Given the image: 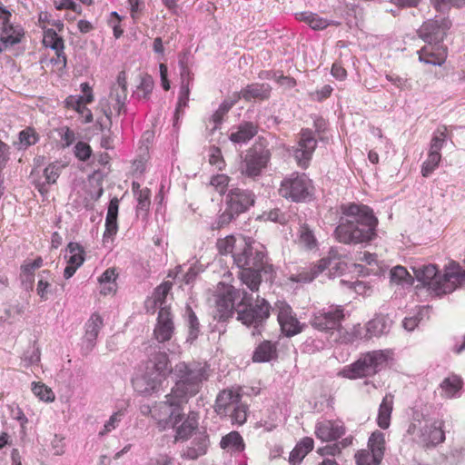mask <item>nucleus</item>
Instances as JSON below:
<instances>
[{
	"instance_id": "obj_1",
	"label": "nucleus",
	"mask_w": 465,
	"mask_h": 465,
	"mask_svg": "<svg viewBox=\"0 0 465 465\" xmlns=\"http://www.w3.org/2000/svg\"><path fill=\"white\" fill-rule=\"evenodd\" d=\"M232 258L240 269L241 281L252 292L259 290L262 278L266 282H272L275 278L276 272L273 265L268 262L265 247L251 238L240 239Z\"/></svg>"
},
{
	"instance_id": "obj_2",
	"label": "nucleus",
	"mask_w": 465,
	"mask_h": 465,
	"mask_svg": "<svg viewBox=\"0 0 465 465\" xmlns=\"http://www.w3.org/2000/svg\"><path fill=\"white\" fill-rule=\"evenodd\" d=\"M341 216L334 234L344 244H366L377 237L378 219L369 206L348 203L340 207Z\"/></svg>"
},
{
	"instance_id": "obj_3",
	"label": "nucleus",
	"mask_w": 465,
	"mask_h": 465,
	"mask_svg": "<svg viewBox=\"0 0 465 465\" xmlns=\"http://www.w3.org/2000/svg\"><path fill=\"white\" fill-rule=\"evenodd\" d=\"M252 297L247 292L227 285L217 296L214 318L226 321L232 316L236 306H243L242 310L237 309L238 320L247 326H252L260 333L259 328L269 317L271 307L266 301H262L261 305L252 306Z\"/></svg>"
},
{
	"instance_id": "obj_4",
	"label": "nucleus",
	"mask_w": 465,
	"mask_h": 465,
	"mask_svg": "<svg viewBox=\"0 0 465 465\" xmlns=\"http://www.w3.org/2000/svg\"><path fill=\"white\" fill-rule=\"evenodd\" d=\"M174 386L166 395L167 402L180 411L182 405L195 396L209 377V366L206 362H178L173 369Z\"/></svg>"
},
{
	"instance_id": "obj_5",
	"label": "nucleus",
	"mask_w": 465,
	"mask_h": 465,
	"mask_svg": "<svg viewBox=\"0 0 465 465\" xmlns=\"http://www.w3.org/2000/svg\"><path fill=\"white\" fill-rule=\"evenodd\" d=\"M144 353L147 356L145 372L133 379L132 383L134 391L141 395H151L157 391L165 379L171 372L169 358L163 347L158 344H149L144 347Z\"/></svg>"
},
{
	"instance_id": "obj_6",
	"label": "nucleus",
	"mask_w": 465,
	"mask_h": 465,
	"mask_svg": "<svg viewBox=\"0 0 465 465\" xmlns=\"http://www.w3.org/2000/svg\"><path fill=\"white\" fill-rule=\"evenodd\" d=\"M443 422L432 417L427 408L415 410L407 434L424 448L435 447L445 440Z\"/></svg>"
},
{
	"instance_id": "obj_7",
	"label": "nucleus",
	"mask_w": 465,
	"mask_h": 465,
	"mask_svg": "<svg viewBox=\"0 0 465 465\" xmlns=\"http://www.w3.org/2000/svg\"><path fill=\"white\" fill-rule=\"evenodd\" d=\"M413 272L417 281L436 295L453 292L456 283H460L465 279V272H460L459 267L448 269L442 275L433 264L414 267Z\"/></svg>"
},
{
	"instance_id": "obj_8",
	"label": "nucleus",
	"mask_w": 465,
	"mask_h": 465,
	"mask_svg": "<svg viewBox=\"0 0 465 465\" xmlns=\"http://www.w3.org/2000/svg\"><path fill=\"white\" fill-rule=\"evenodd\" d=\"M255 194L252 191L242 188H232L225 197V209L212 224L213 230H219L230 224L240 214L246 213L255 203Z\"/></svg>"
},
{
	"instance_id": "obj_9",
	"label": "nucleus",
	"mask_w": 465,
	"mask_h": 465,
	"mask_svg": "<svg viewBox=\"0 0 465 465\" xmlns=\"http://www.w3.org/2000/svg\"><path fill=\"white\" fill-rule=\"evenodd\" d=\"M387 361L388 355L383 351H369L345 368L341 374L348 379L372 376L385 368Z\"/></svg>"
},
{
	"instance_id": "obj_10",
	"label": "nucleus",
	"mask_w": 465,
	"mask_h": 465,
	"mask_svg": "<svg viewBox=\"0 0 465 465\" xmlns=\"http://www.w3.org/2000/svg\"><path fill=\"white\" fill-rule=\"evenodd\" d=\"M312 181L305 173H292L281 183L279 194L292 202L302 203L312 195Z\"/></svg>"
},
{
	"instance_id": "obj_11",
	"label": "nucleus",
	"mask_w": 465,
	"mask_h": 465,
	"mask_svg": "<svg viewBox=\"0 0 465 465\" xmlns=\"http://www.w3.org/2000/svg\"><path fill=\"white\" fill-rule=\"evenodd\" d=\"M451 26V22L446 17H435L429 19L420 25L417 33L420 39L429 45H439L440 44L448 30Z\"/></svg>"
},
{
	"instance_id": "obj_12",
	"label": "nucleus",
	"mask_w": 465,
	"mask_h": 465,
	"mask_svg": "<svg viewBox=\"0 0 465 465\" xmlns=\"http://www.w3.org/2000/svg\"><path fill=\"white\" fill-rule=\"evenodd\" d=\"M328 271L329 277H336L342 274L347 270V264L330 256L321 259L317 264H313L310 271L301 272L297 275L298 282H310L313 281L320 273Z\"/></svg>"
},
{
	"instance_id": "obj_13",
	"label": "nucleus",
	"mask_w": 465,
	"mask_h": 465,
	"mask_svg": "<svg viewBox=\"0 0 465 465\" xmlns=\"http://www.w3.org/2000/svg\"><path fill=\"white\" fill-rule=\"evenodd\" d=\"M271 158L270 150L262 146H253L247 151L242 165V173L247 177L260 176Z\"/></svg>"
},
{
	"instance_id": "obj_14",
	"label": "nucleus",
	"mask_w": 465,
	"mask_h": 465,
	"mask_svg": "<svg viewBox=\"0 0 465 465\" xmlns=\"http://www.w3.org/2000/svg\"><path fill=\"white\" fill-rule=\"evenodd\" d=\"M343 318L344 313L341 306H330L315 312L311 319V324L320 331L328 332L338 330Z\"/></svg>"
},
{
	"instance_id": "obj_15",
	"label": "nucleus",
	"mask_w": 465,
	"mask_h": 465,
	"mask_svg": "<svg viewBox=\"0 0 465 465\" xmlns=\"http://www.w3.org/2000/svg\"><path fill=\"white\" fill-rule=\"evenodd\" d=\"M297 146L293 150V156L302 168H306L317 147V140L312 130L303 128L299 134Z\"/></svg>"
},
{
	"instance_id": "obj_16",
	"label": "nucleus",
	"mask_w": 465,
	"mask_h": 465,
	"mask_svg": "<svg viewBox=\"0 0 465 465\" xmlns=\"http://www.w3.org/2000/svg\"><path fill=\"white\" fill-rule=\"evenodd\" d=\"M174 332V323L173 321V315L171 313L169 307H162L159 310L157 322L155 324L153 330V339L154 341H148L149 344H158L161 346V343L168 341L172 339L173 334ZM163 351H164V347L162 345Z\"/></svg>"
},
{
	"instance_id": "obj_17",
	"label": "nucleus",
	"mask_w": 465,
	"mask_h": 465,
	"mask_svg": "<svg viewBox=\"0 0 465 465\" xmlns=\"http://www.w3.org/2000/svg\"><path fill=\"white\" fill-rule=\"evenodd\" d=\"M144 408L143 413H145V411L151 412L152 417L158 420V425L163 430L169 426L174 427L182 420L180 411L174 406H171L167 402V400L160 402L152 410L149 406H145Z\"/></svg>"
},
{
	"instance_id": "obj_18",
	"label": "nucleus",
	"mask_w": 465,
	"mask_h": 465,
	"mask_svg": "<svg viewBox=\"0 0 465 465\" xmlns=\"http://www.w3.org/2000/svg\"><path fill=\"white\" fill-rule=\"evenodd\" d=\"M144 408L143 413H145V411L151 412L152 417L158 420V425L163 430L169 426L174 427L182 420L180 411L174 406H171L167 402V400L160 402L152 410L149 406H145Z\"/></svg>"
},
{
	"instance_id": "obj_19",
	"label": "nucleus",
	"mask_w": 465,
	"mask_h": 465,
	"mask_svg": "<svg viewBox=\"0 0 465 465\" xmlns=\"http://www.w3.org/2000/svg\"><path fill=\"white\" fill-rule=\"evenodd\" d=\"M277 320L282 333L287 337L294 336L302 331V326L292 313V307L285 303H277Z\"/></svg>"
},
{
	"instance_id": "obj_20",
	"label": "nucleus",
	"mask_w": 465,
	"mask_h": 465,
	"mask_svg": "<svg viewBox=\"0 0 465 465\" xmlns=\"http://www.w3.org/2000/svg\"><path fill=\"white\" fill-rule=\"evenodd\" d=\"M345 434L344 426L338 421L324 420L315 426V435L322 441H333Z\"/></svg>"
},
{
	"instance_id": "obj_21",
	"label": "nucleus",
	"mask_w": 465,
	"mask_h": 465,
	"mask_svg": "<svg viewBox=\"0 0 465 465\" xmlns=\"http://www.w3.org/2000/svg\"><path fill=\"white\" fill-rule=\"evenodd\" d=\"M210 445L209 436L205 430H196L191 446L183 451V457L188 460H196L206 454Z\"/></svg>"
},
{
	"instance_id": "obj_22",
	"label": "nucleus",
	"mask_w": 465,
	"mask_h": 465,
	"mask_svg": "<svg viewBox=\"0 0 465 465\" xmlns=\"http://www.w3.org/2000/svg\"><path fill=\"white\" fill-rule=\"evenodd\" d=\"M272 88L269 84L266 83H254L248 84L242 88L240 92H234L235 94L239 95L240 99H244L246 102H250L252 99L266 100L270 97Z\"/></svg>"
},
{
	"instance_id": "obj_23",
	"label": "nucleus",
	"mask_w": 465,
	"mask_h": 465,
	"mask_svg": "<svg viewBox=\"0 0 465 465\" xmlns=\"http://www.w3.org/2000/svg\"><path fill=\"white\" fill-rule=\"evenodd\" d=\"M118 211L119 199L117 197H114L111 199L107 209V214L105 218V230L103 235L104 241L113 238L118 232Z\"/></svg>"
},
{
	"instance_id": "obj_24",
	"label": "nucleus",
	"mask_w": 465,
	"mask_h": 465,
	"mask_svg": "<svg viewBox=\"0 0 465 465\" xmlns=\"http://www.w3.org/2000/svg\"><path fill=\"white\" fill-rule=\"evenodd\" d=\"M392 321L385 315H378L371 320L366 325L364 339L369 340L378 337L390 331Z\"/></svg>"
},
{
	"instance_id": "obj_25",
	"label": "nucleus",
	"mask_w": 465,
	"mask_h": 465,
	"mask_svg": "<svg viewBox=\"0 0 465 465\" xmlns=\"http://www.w3.org/2000/svg\"><path fill=\"white\" fill-rule=\"evenodd\" d=\"M258 133V125L250 121H243L229 135V139L234 143H246Z\"/></svg>"
},
{
	"instance_id": "obj_26",
	"label": "nucleus",
	"mask_w": 465,
	"mask_h": 465,
	"mask_svg": "<svg viewBox=\"0 0 465 465\" xmlns=\"http://www.w3.org/2000/svg\"><path fill=\"white\" fill-rule=\"evenodd\" d=\"M104 326V320L98 313H93L85 323L84 341L87 350L91 351L95 345V341Z\"/></svg>"
},
{
	"instance_id": "obj_27",
	"label": "nucleus",
	"mask_w": 465,
	"mask_h": 465,
	"mask_svg": "<svg viewBox=\"0 0 465 465\" xmlns=\"http://www.w3.org/2000/svg\"><path fill=\"white\" fill-rule=\"evenodd\" d=\"M241 401V396L231 390L221 391L215 401V411L219 415H226L232 407Z\"/></svg>"
},
{
	"instance_id": "obj_28",
	"label": "nucleus",
	"mask_w": 465,
	"mask_h": 465,
	"mask_svg": "<svg viewBox=\"0 0 465 465\" xmlns=\"http://www.w3.org/2000/svg\"><path fill=\"white\" fill-rule=\"evenodd\" d=\"M239 102V95L232 93L231 95L226 97L220 104L218 109L213 114L210 118V123L213 124L212 132L219 129L224 115L232 109V107Z\"/></svg>"
},
{
	"instance_id": "obj_29",
	"label": "nucleus",
	"mask_w": 465,
	"mask_h": 465,
	"mask_svg": "<svg viewBox=\"0 0 465 465\" xmlns=\"http://www.w3.org/2000/svg\"><path fill=\"white\" fill-rule=\"evenodd\" d=\"M43 43L46 47H50L55 51L58 56L63 58V68H64L66 66V56L64 52V45L63 38L54 29H47L45 32Z\"/></svg>"
},
{
	"instance_id": "obj_30",
	"label": "nucleus",
	"mask_w": 465,
	"mask_h": 465,
	"mask_svg": "<svg viewBox=\"0 0 465 465\" xmlns=\"http://www.w3.org/2000/svg\"><path fill=\"white\" fill-rule=\"evenodd\" d=\"M392 410L393 395L389 393L382 399L378 411L377 424L381 429L386 430L390 427Z\"/></svg>"
},
{
	"instance_id": "obj_31",
	"label": "nucleus",
	"mask_w": 465,
	"mask_h": 465,
	"mask_svg": "<svg viewBox=\"0 0 465 465\" xmlns=\"http://www.w3.org/2000/svg\"><path fill=\"white\" fill-rule=\"evenodd\" d=\"M368 447L371 450L370 456H372L376 461H381L384 456L385 450V436L380 430H375L371 433L368 440Z\"/></svg>"
},
{
	"instance_id": "obj_32",
	"label": "nucleus",
	"mask_w": 465,
	"mask_h": 465,
	"mask_svg": "<svg viewBox=\"0 0 465 465\" xmlns=\"http://www.w3.org/2000/svg\"><path fill=\"white\" fill-rule=\"evenodd\" d=\"M313 440L310 437L303 438L299 441L289 456V462L292 465L300 464L305 456L313 449Z\"/></svg>"
},
{
	"instance_id": "obj_33",
	"label": "nucleus",
	"mask_w": 465,
	"mask_h": 465,
	"mask_svg": "<svg viewBox=\"0 0 465 465\" xmlns=\"http://www.w3.org/2000/svg\"><path fill=\"white\" fill-rule=\"evenodd\" d=\"M37 277L36 294L40 297L41 301H47L54 292L51 283L53 274L49 270H43L38 273Z\"/></svg>"
},
{
	"instance_id": "obj_34",
	"label": "nucleus",
	"mask_w": 465,
	"mask_h": 465,
	"mask_svg": "<svg viewBox=\"0 0 465 465\" xmlns=\"http://www.w3.org/2000/svg\"><path fill=\"white\" fill-rule=\"evenodd\" d=\"M277 356L276 345L270 341L260 343L253 351L254 362H268Z\"/></svg>"
},
{
	"instance_id": "obj_35",
	"label": "nucleus",
	"mask_w": 465,
	"mask_h": 465,
	"mask_svg": "<svg viewBox=\"0 0 465 465\" xmlns=\"http://www.w3.org/2000/svg\"><path fill=\"white\" fill-rule=\"evenodd\" d=\"M296 17L299 21L307 24L313 30H322L331 25H339V23L333 21L330 22L312 12H302L296 14Z\"/></svg>"
},
{
	"instance_id": "obj_36",
	"label": "nucleus",
	"mask_w": 465,
	"mask_h": 465,
	"mask_svg": "<svg viewBox=\"0 0 465 465\" xmlns=\"http://www.w3.org/2000/svg\"><path fill=\"white\" fill-rule=\"evenodd\" d=\"M297 242L306 250H313L317 248L318 242L313 230L307 223L300 224L297 232Z\"/></svg>"
},
{
	"instance_id": "obj_37",
	"label": "nucleus",
	"mask_w": 465,
	"mask_h": 465,
	"mask_svg": "<svg viewBox=\"0 0 465 465\" xmlns=\"http://www.w3.org/2000/svg\"><path fill=\"white\" fill-rule=\"evenodd\" d=\"M44 261L42 257H37L34 261L25 262L21 265V278L22 282L26 285V288L33 289L35 281V271L43 266Z\"/></svg>"
},
{
	"instance_id": "obj_38",
	"label": "nucleus",
	"mask_w": 465,
	"mask_h": 465,
	"mask_svg": "<svg viewBox=\"0 0 465 465\" xmlns=\"http://www.w3.org/2000/svg\"><path fill=\"white\" fill-rule=\"evenodd\" d=\"M185 323L188 328L187 341L193 342L201 333V324L193 311L192 307L187 305L184 312Z\"/></svg>"
},
{
	"instance_id": "obj_39",
	"label": "nucleus",
	"mask_w": 465,
	"mask_h": 465,
	"mask_svg": "<svg viewBox=\"0 0 465 465\" xmlns=\"http://www.w3.org/2000/svg\"><path fill=\"white\" fill-rule=\"evenodd\" d=\"M110 97L114 102L126 101L127 82L124 71H121L118 74L116 83L111 88Z\"/></svg>"
},
{
	"instance_id": "obj_40",
	"label": "nucleus",
	"mask_w": 465,
	"mask_h": 465,
	"mask_svg": "<svg viewBox=\"0 0 465 465\" xmlns=\"http://www.w3.org/2000/svg\"><path fill=\"white\" fill-rule=\"evenodd\" d=\"M69 256L65 255L64 258L67 263L80 267L84 262L85 252L84 247L78 242H69L66 248Z\"/></svg>"
},
{
	"instance_id": "obj_41",
	"label": "nucleus",
	"mask_w": 465,
	"mask_h": 465,
	"mask_svg": "<svg viewBox=\"0 0 465 465\" xmlns=\"http://www.w3.org/2000/svg\"><path fill=\"white\" fill-rule=\"evenodd\" d=\"M172 287L173 283L171 282H163L154 289L151 301L153 307L158 306L160 310L162 307H167L165 300Z\"/></svg>"
},
{
	"instance_id": "obj_42",
	"label": "nucleus",
	"mask_w": 465,
	"mask_h": 465,
	"mask_svg": "<svg viewBox=\"0 0 465 465\" xmlns=\"http://www.w3.org/2000/svg\"><path fill=\"white\" fill-rule=\"evenodd\" d=\"M220 445L222 449L232 448L234 451H242L244 450L242 437L237 431H231L223 436Z\"/></svg>"
},
{
	"instance_id": "obj_43",
	"label": "nucleus",
	"mask_w": 465,
	"mask_h": 465,
	"mask_svg": "<svg viewBox=\"0 0 465 465\" xmlns=\"http://www.w3.org/2000/svg\"><path fill=\"white\" fill-rule=\"evenodd\" d=\"M462 386V381L457 375L445 378L440 383L444 394L448 398H453L460 391Z\"/></svg>"
},
{
	"instance_id": "obj_44",
	"label": "nucleus",
	"mask_w": 465,
	"mask_h": 465,
	"mask_svg": "<svg viewBox=\"0 0 465 465\" xmlns=\"http://www.w3.org/2000/svg\"><path fill=\"white\" fill-rule=\"evenodd\" d=\"M18 140L17 148L19 150H25L38 142L39 135L35 129L27 127L18 134Z\"/></svg>"
},
{
	"instance_id": "obj_45",
	"label": "nucleus",
	"mask_w": 465,
	"mask_h": 465,
	"mask_svg": "<svg viewBox=\"0 0 465 465\" xmlns=\"http://www.w3.org/2000/svg\"><path fill=\"white\" fill-rule=\"evenodd\" d=\"M447 140V127L442 126L440 128H438L432 134L430 143V149L429 153H440V150L442 149L443 145L445 144Z\"/></svg>"
},
{
	"instance_id": "obj_46",
	"label": "nucleus",
	"mask_w": 465,
	"mask_h": 465,
	"mask_svg": "<svg viewBox=\"0 0 465 465\" xmlns=\"http://www.w3.org/2000/svg\"><path fill=\"white\" fill-rule=\"evenodd\" d=\"M447 140V127L442 126L440 128H438L432 134L430 143V149L429 153H440V150L442 149L443 145L445 144Z\"/></svg>"
},
{
	"instance_id": "obj_47",
	"label": "nucleus",
	"mask_w": 465,
	"mask_h": 465,
	"mask_svg": "<svg viewBox=\"0 0 465 465\" xmlns=\"http://www.w3.org/2000/svg\"><path fill=\"white\" fill-rule=\"evenodd\" d=\"M447 140V127L442 126L440 128H438L432 134L430 143V149L429 153H440V150L442 149L443 145L445 144Z\"/></svg>"
},
{
	"instance_id": "obj_48",
	"label": "nucleus",
	"mask_w": 465,
	"mask_h": 465,
	"mask_svg": "<svg viewBox=\"0 0 465 465\" xmlns=\"http://www.w3.org/2000/svg\"><path fill=\"white\" fill-rule=\"evenodd\" d=\"M391 282L396 284L411 285L413 278L403 266H395L390 272Z\"/></svg>"
},
{
	"instance_id": "obj_49",
	"label": "nucleus",
	"mask_w": 465,
	"mask_h": 465,
	"mask_svg": "<svg viewBox=\"0 0 465 465\" xmlns=\"http://www.w3.org/2000/svg\"><path fill=\"white\" fill-rule=\"evenodd\" d=\"M197 428V420L194 418H188L176 430L175 440H185Z\"/></svg>"
},
{
	"instance_id": "obj_50",
	"label": "nucleus",
	"mask_w": 465,
	"mask_h": 465,
	"mask_svg": "<svg viewBox=\"0 0 465 465\" xmlns=\"http://www.w3.org/2000/svg\"><path fill=\"white\" fill-rule=\"evenodd\" d=\"M231 411V420L233 424L242 425L246 421L248 406L241 401L232 407Z\"/></svg>"
},
{
	"instance_id": "obj_51",
	"label": "nucleus",
	"mask_w": 465,
	"mask_h": 465,
	"mask_svg": "<svg viewBox=\"0 0 465 465\" xmlns=\"http://www.w3.org/2000/svg\"><path fill=\"white\" fill-rule=\"evenodd\" d=\"M258 219L285 224L288 221V216L279 208H274L270 211H264L261 215H259Z\"/></svg>"
},
{
	"instance_id": "obj_52",
	"label": "nucleus",
	"mask_w": 465,
	"mask_h": 465,
	"mask_svg": "<svg viewBox=\"0 0 465 465\" xmlns=\"http://www.w3.org/2000/svg\"><path fill=\"white\" fill-rule=\"evenodd\" d=\"M153 89V80L147 75L142 78L140 84L137 86L134 95L137 99H147Z\"/></svg>"
},
{
	"instance_id": "obj_53",
	"label": "nucleus",
	"mask_w": 465,
	"mask_h": 465,
	"mask_svg": "<svg viewBox=\"0 0 465 465\" xmlns=\"http://www.w3.org/2000/svg\"><path fill=\"white\" fill-rule=\"evenodd\" d=\"M441 160L440 153H429L427 160L423 163L421 167V174L424 177H428L433 171L439 166Z\"/></svg>"
},
{
	"instance_id": "obj_54",
	"label": "nucleus",
	"mask_w": 465,
	"mask_h": 465,
	"mask_svg": "<svg viewBox=\"0 0 465 465\" xmlns=\"http://www.w3.org/2000/svg\"><path fill=\"white\" fill-rule=\"evenodd\" d=\"M326 341L321 338L309 337L302 343V351L306 353L312 354L323 350Z\"/></svg>"
},
{
	"instance_id": "obj_55",
	"label": "nucleus",
	"mask_w": 465,
	"mask_h": 465,
	"mask_svg": "<svg viewBox=\"0 0 465 465\" xmlns=\"http://www.w3.org/2000/svg\"><path fill=\"white\" fill-rule=\"evenodd\" d=\"M237 245L238 244H236V239L232 235L219 239L216 242L217 249L223 255L228 253L233 254Z\"/></svg>"
},
{
	"instance_id": "obj_56",
	"label": "nucleus",
	"mask_w": 465,
	"mask_h": 465,
	"mask_svg": "<svg viewBox=\"0 0 465 465\" xmlns=\"http://www.w3.org/2000/svg\"><path fill=\"white\" fill-rule=\"evenodd\" d=\"M386 79L391 82L393 85H395L400 90L411 89L412 84L409 78L400 76L396 74H387L385 75Z\"/></svg>"
},
{
	"instance_id": "obj_57",
	"label": "nucleus",
	"mask_w": 465,
	"mask_h": 465,
	"mask_svg": "<svg viewBox=\"0 0 465 465\" xmlns=\"http://www.w3.org/2000/svg\"><path fill=\"white\" fill-rule=\"evenodd\" d=\"M62 165L58 163H50L44 170V176L47 183H54L60 175Z\"/></svg>"
},
{
	"instance_id": "obj_58",
	"label": "nucleus",
	"mask_w": 465,
	"mask_h": 465,
	"mask_svg": "<svg viewBox=\"0 0 465 465\" xmlns=\"http://www.w3.org/2000/svg\"><path fill=\"white\" fill-rule=\"evenodd\" d=\"M419 59L427 64L441 65L443 64V58L435 54L432 52H428L426 48L420 49L419 52Z\"/></svg>"
},
{
	"instance_id": "obj_59",
	"label": "nucleus",
	"mask_w": 465,
	"mask_h": 465,
	"mask_svg": "<svg viewBox=\"0 0 465 465\" xmlns=\"http://www.w3.org/2000/svg\"><path fill=\"white\" fill-rule=\"evenodd\" d=\"M124 415V412L123 411H118L114 412L110 417V419L105 422V424L104 425V429L99 432V435H105L112 431L113 430H114L118 426Z\"/></svg>"
},
{
	"instance_id": "obj_60",
	"label": "nucleus",
	"mask_w": 465,
	"mask_h": 465,
	"mask_svg": "<svg viewBox=\"0 0 465 465\" xmlns=\"http://www.w3.org/2000/svg\"><path fill=\"white\" fill-rule=\"evenodd\" d=\"M35 395L39 397L40 400L45 401H53L54 399V395L53 391L48 389L45 384L34 383L32 388Z\"/></svg>"
},
{
	"instance_id": "obj_61",
	"label": "nucleus",
	"mask_w": 465,
	"mask_h": 465,
	"mask_svg": "<svg viewBox=\"0 0 465 465\" xmlns=\"http://www.w3.org/2000/svg\"><path fill=\"white\" fill-rule=\"evenodd\" d=\"M92 154V148L90 145L84 142H78L74 145V155L80 161H86L90 158Z\"/></svg>"
},
{
	"instance_id": "obj_62",
	"label": "nucleus",
	"mask_w": 465,
	"mask_h": 465,
	"mask_svg": "<svg viewBox=\"0 0 465 465\" xmlns=\"http://www.w3.org/2000/svg\"><path fill=\"white\" fill-rule=\"evenodd\" d=\"M24 32L20 26H15L10 23V20L3 23V35L2 36H16L21 41Z\"/></svg>"
},
{
	"instance_id": "obj_63",
	"label": "nucleus",
	"mask_w": 465,
	"mask_h": 465,
	"mask_svg": "<svg viewBox=\"0 0 465 465\" xmlns=\"http://www.w3.org/2000/svg\"><path fill=\"white\" fill-rule=\"evenodd\" d=\"M137 209L146 211L150 206V191L145 188L137 193Z\"/></svg>"
},
{
	"instance_id": "obj_64",
	"label": "nucleus",
	"mask_w": 465,
	"mask_h": 465,
	"mask_svg": "<svg viewBox=\"0 0 465 465\" xmlns=\"http://www.w3.org/2000/svg\"><path fill=\"white\" fill-rule=\"evenodd\" d=\"M356 465H379L381 461H376L372 456L369 455V451L361 450L356 453Z\"/></svg>"
}]
</instances>
